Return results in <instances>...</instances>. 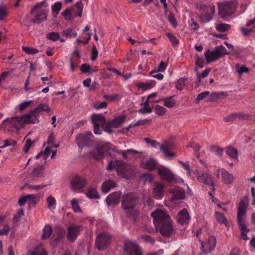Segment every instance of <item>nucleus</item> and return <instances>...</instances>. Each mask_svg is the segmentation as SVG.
<instances>
[{
	"label": "nucleus",
	"mask_w": 255,
	"mask_h": 255,
	"mask_svg": "<svg viewBox=\"0 0 255 255\" xmlns=\"http://www.w3.org/2000/svg\"><path fill=\"white\" fill-rule=\"evenodd\" d=\"M139 201L137 193L129 192L122 196L121 207L126 211L128 216H131L132 212L135 208Z\"/></svg>",
	"instance_id": "nucleus-1"
},
{
	"label": "nucleus",
	"mask_w": 255,
	"mask_h": 255,
	"mask_svg": "<svg viewBox=\"0 0 255 255\" xmlns=\"http://www.w3.org/2000/svg\"><path fill=\"white\" fill-rule=\"evenodd\" d=\"M247 204L243 200H241L239 204L237 212L238 224L241 228V236L243 240L247 241L249 239L247 233L250 231L247 228L245 224L246 213L247 212Z\"/></svg>",
	"instance_id": "nucleus-2"
},
{
	"label": "nucleus",
	"mask_w": 255,
	"mask_h": 255,
	"mask_svg": "<svg viewBox=\"0 0 255 255\" xmlns=\"http://www.w3.org/2000/svg\"><path fill=\"white\" fill-rule=\"evenodd\" d=\"M6 122H9L12 126L17 130L23 128L24 124L36 123V121H34V118H32L29 114L19 117H14L10 119H7L3 121V124Z\"/></svg>",
	"instance_id": "nucleus-3"
},
{
	"label": "nucleus",
	"mask_w": 255,
	"mask_h": 255,
	"mask_svg": "<svg viewBox=\"0 0 255 255\" xmlns=\"http://www.w3.org/2000/svg\"><path fill=\"white\" fill-rule=\"evenodd\" d=\"M218 14L225 20L227 16L232 15L235 11L237 4L235 1H227L218 3Z\"/></svg>",
	"instance_id": "nucleus-4"
},
{
	"label": "nucleus",
	"mask_w": 255,
	"mask_h": 255,
	"mask_svg": "<svg viewBox=\"0 0 255 255\" xmlns=\"http://www.w3.org/2000/svg\"><path fill=\"white\" fill-rule=\"evenodd\" d=\"M111 242V235L107 232H102L96 238L95 246L98 251H103L108 247Z\"/></svg>",
	"instance_id": "nucleus-5"
},
{
	"label": "nucleus",
	"mask_w": 255,
	"mask_h": 255,
	"mask_svg": "<svg viewBox=\"0 0 255 255\" xmlns=\"http://www.w3.org/2000/svg\"><path fill=\"white\" fill-rule=\"evenodd\" d=\"M94 136L91 131L79 134L77 136V143L80 148L85 146H91L93 145Z\"/></svg>",
	"instance_id": "nucleus-6"
},
{
	"label": "nucleus",
	"mask_w": 255,
	"mask_h": 255,
	"mask_svg": "<svg viewBox=\"0 0 255 255\" xmlns=\"http://www.w3.org/2000/svg\"><path fill=\"white\" fill-rule=\"evenodd\" d=\"M115 166L119 176L128 179L132 174L131 167L121 161H117Z\"/></svg>",
	"instance_id": "nucleus-7"
},
{
	"label": "nucleus",
	"mask_w": 255,
	"mask_h": 255,
	"mask_svg": "<svg viewBox=\"0 0 255 255\" xmlns=\"http://www.w3.org/2000/svg\"><path fill=\"white\" fill-rule=\"evenodd\" d=\"M86 184L87 181L78 175L72 176L70 179V187L74 192H79L86 186Z\"/></svg>",
	"instance_id": "nucleus-8"
},
{
	"label": "nucleus",
	"mask_w": 255,
	"mask_h": 255,
	"mask_svg": "<svg viewBox=\"0 0 255 255\" xmlns=\"http://www.w3.org/2000/svg\"><path fill=\"white\" fill-rule=\"evenodd\" d=\"M157 174L160 178L170 183H176L177 180L175 175L168 168L161 166L157 169Z\"/></svg>",
	"instance_id": "nucleus-9"
},
{
	"label": "nucleus",
	"mask_w": 255,
	"mask_h": 255,
	"mask_svg": "<svg viewBox=\"0 0 255 255\" xmlns=\"http://www.w3.org/2000/svg\"><path fill=\"white\" fill-rule=\"evenodd\" d=\"M109 145L110 143L109 142L99 144L90 152V154L96 160H100L105 157V152L109 149Z\"/></svg>",
	"instance_id": "nucleus-10"
},
{
	"label": "nucleus",
	"mask_w": 255,
	"mask_h": 255,
	"mask_svg": "<svg viewBox=\"0 0 255 255\" xmlns=\"http://www.w3.org/2000/svg\"><path fill=\"white\" fill-rule=\"evenodd\" d=\"M91 121L94 125V131L96 134H101V131L100 128V126L105 125L106 119L102 114L92 115L91 117Z\"/></svg>",
	"instance_id": "nucleus-11"
},
{
	"label": "nucleus",
	"mask_w": 255,
	"mask_h": 255,
	"mask_svg": "<svg viewBox=\"0 0 255 255\" xmlns=\"http://www.w3.org/2000/svg\"><path fill=\"white\" fill-rule=\"evenodd\" d=\"M151 216L153 218L154 224L155 226L170 219L167 212L161 209L156 210L151 213Z\"/></svg>",
	"instance_id": "nucleus-12"
},
{
	"label": "nucleus",
	"mask_w": 255,
	"mask_h": 255,
	"mask_svg": "<svg viewBox=\"0 0 255 255\" xmlns=\"http://www.w3.org/2000/svg\"><path fill=\"white\" fill-rule=\"evenodd\" d=\"M124 251L128 255H142L140 247L131 242H126L124 243Z\"/></svg>",
	"instance_id": "nucleus-13"
},
{
	"label": "nucleus",
	"mask_w": 255,
	"mask_h": 255,
	"mask_svg": "<svg viewBox=\"0 0 255 255\" xmlns=\"http://www.w3.org/2000/svg\"><path fill=\"white\" fill-rule=\"evenodd\" d=\"M201 244V255H205L208 253L212 251L215 248L216 245V240L214 237L211 236L208 238V242L204 244V242L200 240Z\"/></svg>",
	"instance_id": "nucleus-14"
},
{
	"label": "nucleus",
	"mask_w": 255,
	"mask_h": 255,
	"mask_svg": "<svg viewBox=\"0 0 255 255\" xmlns=\"http://www.w3.org/2000/svg\"><path fill=\"white\" fill-rule=\"evenodd\" d=\"M156 227L159 228L160 234L164 237H169L173 231L170 219L162 222Z\"/></svg>",
	"instance_id": "nucleus-15"
},
{
	"label": "nucleus",
	"mask_w": 255,
	"mask_h": 255,
	"mask_svg": "<svg viewBox=\"0 0 255 255\" xmlns=\"http://www.w3.org/2000/svg\"><path fill=\"white\" fill-rule=\"evenodd\" d=\"M122 192L121 191H117L111 193L106 199V203L109 206H115L118 205L120 201V198L122 199Z\"/></svg>",
	"instance_id": "nucleus-16"
},
{
	"label": "nucleus",
	"mask_w": 255,
	"mask_h": 255,
	"mask_svg": "<svg viewBox=\"0 0 255 255\" xmlns=\"http://www.w3.org/2000/svg\"><path fill=\"white\" fill-rule=\"evenodd\" d=\"M82 229V226L80 225L69 226L68 228V233L67 234L68 240L74 242Z\"/></svg>",
	"instance_id": "nucleus-17"
},
{
	"label": "nucleus",
	"mask_w": 255,
	"mask_h": 255,
	"mask_svg": "<svg viewBox=\"0 0 255 255\" xmlns=\"http://www.w3.org/2000/svg\"><path fill=\"white\" fill-rule=\"evenodd\" d=\"M197 180L204 184L211 186V189L215 190V184L212 181V177L207 173L199 174L197 177Z\"/></svg>",
	"instance_id": "nucleus-18"
},
{
	"label": "nucleus",
	"mask_w": 255,
	"mask_h": 255,
	"mask_svg": "<svg viewBox=\"0 0 255 255\" xmlns=\"http://www.w3.org/2000/svg\"><path fill=\"white\" fill-rule=\"evenodd\" d=\"M178 223L181 225L187 224L189 223L190 217L186 209L184 208L180 210L176 216Z\"/></svg>",
	"instance_id": "nucleus-19"
},
{
	"label": "nucleus",
	"mask_w": 255,
	"mask_h": 255,
	"mask_svg": "<svg viewBox=\"0 0 255 255\" xmlns=\"http://www.w3.org/2000/svg\"><path fill=\"white\" fill-rule=\"evenodd\" d=\"M204 56L207 63L215 61L220 58L218 51L216 48L213 51H211L209 49L207 50L204 53Z\"/></svg>",
	"instance_id": "nucleus-20"
},
{
	"label": "nucleus",
	"mask_w": 255,
	"mask_h": 255,
	"mask_svg": "<svg viewBox=\"0 0 255 255\" xmlns=\"http://www.w3.org/2000/svg\"><path fill=\"white\" fill-rule=\"evenodd\" d=\"M164 186L160 183H155L153 189V197L156 199H161L163 196Z\"/></svg>",
	"instance_id": "nucleus-21"
},
{
	"label": "nucleus",
	"mask_w": 255,
	"mask_h": 255,
	"mask_svg": "<svg viewBox=\"0 0 255 255\" xmlns=\"http://www.w3.org/2000/svg\"><path fill=\"white\" fill-rule=\"evenodd\" d=\"M222 181L226 184H230L234 181V176L224 169L221 170Z\"/></svg>",
	"instance_id": "nucleus-22"
},
{
	"label": "nucleus",
	"mask_w": 255,
	"mask_h": 255,
	"mask_svg": "<svg viewBox=\"0 0 255 255\" xmlns=\"http://www.w3.org/2000/svg\"><path fill=\"white\" fill-rule=\"evenodd\" d=\"M157 165V162L156 160L153 158H150L148 160L143 162L141 164V166L144 169L153 170L155 168Z\"/></svg>",
	"instance_id": "nucleus-23"
},
{
	"label": "nucleus",
	"mask_w": 255,
	"mask_h": 255,
	"mask_svg": "<svg viewBox=\"0 0 255 255\" xmlns=\"http://www.w3.org/2000/svg\"><path fill=\"white\" fill-rule=\"evenodd\" d=\"M47 14L45 10L42 9L40 12H38L35 18L31 19L30 21L33 23H40L42 21L47 19Z\"/></svg>",
	"instance_id": "nucleus-24"
},
{
	"label": "nucleus",
	"mask_w": 255,
	"mask_h": 255,
	"mask_svg": "<svg viewBox=\"0 0 255 255\" xmlns=\"http://www.w3.org/2000/svg\"><path fill=\"white\" fill-rule=\"evenodd\" d=\"M44 174V168L43 166H38L35 167L30 175L31 178L33 180H35L36 178L40 177L43 176Z\"/></svg>",
	"instance_id": "nucleus-25"
},
{
	"label": "nucleus",
	"mask_w": 255,
	"mask_h": 255,
	"mask_svg": "<svg viewBox=\"0 0 255 255\" xmlns=\"http://www.w3.org/2000/svg\"><path fill=\"white\" fill-rule=\"evenodd\" d=\"M83 6V4L82 3L81 0L77 1L75 5L76 9H72V12L73 14L76 16L81 17L82 15Z\"/></svg>",
	"instance_id": "nucleus-26"
},
{
	"label": "nucleus",
	"mask_w": 255,
	"mask_h": 255,
	"mask_svg": "<svg viewBox=\"0 0 255 255\" xmlns=\"http://www.w3.org/2000/svg\"><path fill=\"white\" fill-rule=\"evenodd\" d=\"M116 186V183L112 180H108L103 183L102 190L104 193H108L110 190Z\"/></svg>",
	"instance_id": "nucleus-27"
},
{
	"label": "nucleus",
	"mask_w": 255,
	"mask_h": 255,
	"mask_svg": "<svg viewBox=\"0 0 255 255\" xmlns=\"http://www.w3.org/2000/svg\"><path fill=\"white\" fill-rule=\"evenodd\" d=\"M228 94L226 92H221L219 93L214 92L211 94L209 96V101H216L219 99L222 96L227 97Z\"/></svg>",
	"instance_id": "nucleus-28"
},
{
	"label": "nucleus",
	"mask_w": 255,
	"mask_h": 255,
	"mask_svg": "<svg viewBox=\"0 0 255 255\" xmlns=\"http://www.w3.org/2000/svg\"><path fill=\"white\" fill-rule=\"evenodd\" d=\"M125 119L126 117L125 116H121L115 118L110 122L113 125V128H118L121 126L123 123L125 121Z\"/></svg>",
	"instance_id": "nucleus-29"
},
{
	"label": "nucleus",
	"mask_w": 255,
	"mask_h": 255,
	"mask_svg": "<svg viewBox=\"0 0 255 255\" xmlns=\"http://www.w3.org/2000/svg\"><path fill=\"white\" fill-rule=\"evenodd\" d=\"M174 198L176 199H183L185 198L184 191L179 188H175L172 190Z\"/></svg>",
	"instance_id": "nucleus-30"
},
{
	"label": "nucleus",
	"mask_w": 255,
	"mask_h": 255,
	"mask_svg": "<svg viewBox=\"0 0 255 255\" xmlns=\"http://www.w3.org/2000/svg\"><path fill=\"white\" fill-rule=\"evenodd\" d=\"M86 195L90 199H99L100 198L96 188L94 187L89 188Z\"/></svg>",
	"instance_id": "nucleus-31"
},
{
	"label": "nucleus",
	"mask_w": 255,
	"mask_h": 255,
	"mask_svg": "<svg viewBox=\"0 0 255 255\" xmlns=\"http://www.w3.org/2000/svg\"><path fill=\"white\" fill-rule=\"evenodd\" d=\"M172 98L173 97L171 96L169 98L162 99L161 100L157 101L156 103H159L160 101H164V105L168 108H171L173 107L175 104V101L173 100H172Z\"/></svg>",
	"instance_id": "nucleus-32"
},
{
	"label": "nucleus",
	"mask_w": 255,
	"mask_h": 255,
	"mask_svg": "<svg viewBox=\"0 0 255 255\" xmlns=\"http://www.w3.org/2000/svg\"><path fill=\"white\" fill-rule=\"evenodd\" d=\"M172 145L169 143H165L164 145H160V150L164 152V153L168 156H174V153H169L168 152V150L171 149Z\"/></svg>",
	"instance_id": "nucleus-33"
},
{
	"label": "nucleus",
	"mask_w": 255,
	"mask_h": 255,
	"mask_svg": "<svg viewBox=\"0 0 255 255\" xmlns=\"http://www.w3.org/2000/svg\"><path fill=\"white\" fill-rule=\"evenodd\" d=\"M52 233V229L49 225H46L43 229V233L41 236L43 240L49 238L51 235Z\"/></svg>",
	"instance_id": "nucleus-34"
},
{
	"label": "nucleus",
	"mask_w": 255,
	"mask_h": 255,
	"mask_svg": "<svg viewBox=\"0 0 255 255\" xmlns=\"http://www.w3.org/2000/svg\"><path fill=\"white\" fill-rule=\"evenodd\" d=\"M215 217L217 220V221L219 223L225 224L226 226H227L228 224L227 220L225 218V216L223 213L216 212H215Z\"/></svg>",
	"instance_id": "nucleus-35"
},
{
	"label": "nucleus",
	"mask_w": 255,
	"mask_h": 255,
	"mask_svg": "<svg viewBox=\"0 0 255 255\" xmlns=\"http://www.w3.org/2000/svg\"><path fill=\"white\" fill-rule=\"evenodd\" d=\"M226 153L230 156L231 158L236 159L238 157V150L237 149L229 146L226 151Z\"/></svg>",
	"instance_id": "nucleus-36"
},
{
	"label": "nucleus",
	"mask_w": 255,
	"mask_h": 255,
	"mask_svg": "<svg viewBox=\"0 0 255 255\" xmlns=\"http://www.w3.org/2000/svg\"><path fill=\"white\" fill-rule=\"evenodd\" d=\"M22 49L25 53L28 55L36 54L39 51L38 49L31 47L22 46Z\"/></svg>",
	"instance_id": "nucleus-37"
},
{
	"label": "nucleus",
	"mask_w": 255,
	"mask_h": 255,
	"mask_svg": "<svg viewBox=\"0 0 255 255\" xmlns=\"http://www.w3.org/2000/svg\"><path fill=\"white\" fill-rule=\"evenodd\" d=\"M63 35L66 38H70L71 37H76L77 36V33L72 28H69L63 32Z\"/></svg>",
	"instance_id": "nucleus-38"
},
{
	"label": "nucleus",
	"mask_w": 255,
	"mask_h": 255,
	"mask_svg": "<svg viewBox=\"0 0 255 255\" xmlns=\"http://www.w3.org/2000/svg\"><path fill=\"white\" fill-rule=\"evenodd\" d=\"M166 67H167V64L164 61H161L160 62V64H159L157 68L155 69L154 70L150 72L149 73V75H151L152 74L157 72H163L165 70Z\"/></svg>",
	"instance_id": "nucleus-39"
},
{
	"label": "nucleus",
	"mask_w": 255,
	"mask_h": 255,
	"mask_svg": "<svg viewBox=\"0 0 255 255\" xmlns=\"http://www.w3.org/2000/svg\"><path fill=\"white\" fill-rule=\"evenodd\" d=\"M151 121V119H144L142 120H139L136 123L132 125L130 124L128 128H127V130H128L129 128L133 127H136L140 126H144L146 125L148 122H150Z\"/></svg>",
	"instance_id": "nucleus-40"
},
{
	"label": "nucleus",
	"mask_w": 255,
	"mask_h": 255,
	"mask_svg": "<svg viewBox=\"0 0 255 255\" xmlns=\"http://www.w3.org/2000/svg\"><path fill=\"white\" fill-rule=\"evenodd\" d=\"M62 8V3L60 2L55 3L52 6V13L55 17H56Z\"/></svg>",
	"instance_id": "nucleus-41"
},
{
	"label": "nucleus",
	"mask_w": 255,
	"mask_h": 255,
	"mask_svg": "<svg viewBox=\"0 0 255 255\" xmlns=\"http://www.w3.org/2000/svg\"><path fill=\"white\" fill-rule=\"evenodd\" d=\"M195 71L197 72V76L198 79H199V82H200L201 79L205 78L207 77L208 75L209 72L211 71V69L210 68H206L202 73L201 74H200L198 72V70L197 67L195 68Z\"/></svg>",
	"instance_id": "nucleus-42"
},
{
	"label": "nucleus",
	"mask_w": 255,
	"mask_h": 255,
	"mask_svg": "<svg viewBox=\"0 0 255 255\" xmlns=\"http://www.w3.org/2000/svg\"><path fill=\"white\" fill-rule=\"evenodd\" d=\"M7 16V9L6 6L0 5V21L4 20Z\"/></svg>",
	"instance_id": "nucleus-43"
},
{
	"label": "nucleus",
	"mask_w": 255,
	"mask_h": 255,
	"mask_svg": "<svg viewBox=\"0 0 255 255\" xmlns=\"http://www.w3.org/2000/svg\"><path fill=\"white\" fill-rule=\"evenodd\" d=\"M46 38L48 39L55 41L59 40L60 38V35L58 32H52L47 34Z\"/></svg>",
	"instance_id": "nucleus-44"
},
{
	"label": "nucleus",
	"mask_w": 255,
	"mask_h": 255,
	"mask_svg": "<svg viewBox=\"0 0 255 255\" xmlns=\"http://www.w3.org/2000/svg\"><path fill=\"white\" fill-rule=\"evenodd\" d=\"M231 26L228 24L220 23L216 25V29L221 32H225L230 28Z\"/></svg>",
	"instance_id": "nucleus-45"
},
{
	"label": "nucleus",
	"mask_w": 255,
	"mask_h": 255,
	"mask_svg": "<svg viewBox=\"0 0 255 255\" xmlns=\"http://www.w3.org/2000/svg\"><path fill=\"white\" fill-rule=\"evenodd\" d=\"M47 202L48 203L47 207L49 209L55 208V205L56 204V200L53 196H49L47 199Z\"/></svg>",
	"instance_id": "nucleus-46"
},
{
	"label": "nucleus",
	"mask_w": 255,
	"mask_h": 255,
	"mask_svg": "<svg viewBox=\"0 0 255 255\" xmlns=\"http://www.w3.org/2000/svg\"><path fill=\"white\" fill-rule=\"evenodd\" d=\"M216 48L218 51V53L220 55V58L224 55H228L230 53V52H227L226 48L222 45L217 46L216 47Z\"/></svg>",
	"instance_id": "nucleus-47"
},
{
	"label": "nucleus",
	"mask_w": 255,
	"mask_h": 255,
	"mask_svg": "<svg viewBox=\"0 0 255 255\" xmlns=\"http://www.w3.org/2000/svg\"><path fill=\"white\" fill-rule=\"evenodd\" d=\"M101 127L105 132L109 133H111L113 132V130L111 129V128H113V125L111 122H106L105 125L101 126Z\"/></svg>",
	"instance_id": "nucleus-48"
},
{
	"label": "nucleus",
	"mask_w": 255,
	"mask_h": 255,
	"mask_svg": "<svg viewBox=\"0 0 255 255\" xmlns=\"http://www.w3.org/2000/svg\"><path fill=\"white\" fill-rule=\"evenodd\" d=\"M201 21L203 22H208L213 18L212 15L209 13L202 14L199 17Z\"/></svg>",
	"instance_id": "nucleus-49"
},
{
	"label": "nucleus",
	"mask_w": 255,
	"mask_h": 255,
	"mask_svg": "<svg viewBox=\"0 0 255 255\" xmlns=\"http://www.w3.org/2000/svg\"><path fill=\"white\" fill-rule=\"evenodd\" d=\"M154 110L156 114H157L159 116H163L166 112L165 109L159 105H156L155 106L154 108Z\"/></svg>",
	"instance_id": "nucleus-50"
},
{
	"label": "nucleus",
	"mask_w": 255,
	"mask_h": 255,
	"mask_svg": "<svg viewBox=\"0 0 255 255\" xmlns=\"http://www.w3.org/2000/svg\"><path fill=\"white\" fill-rule=\"evenodd\" d=\"M237 119L236 113H234L230 114L229 116L225 117L223 118V121L225 123H229L234 121Z\"/></svg>",
	"instance_id": "nucleus-51"
},
{
	"label": "nucleus",
	"mask_w": 255,
	"mask_h": 255,
	"mask_svg": "<svg viewBox=\"0 0 255 255\" xmlns=\"http://www.w3.org/2000/svg\"><path fill=\"white\" fill-rule=\"evenodd\" d=\"M211 151L215 152L218 155L221 157L223 154V149L218 145H214L211 147Z\"/></svg>",
	"instance_id": "nucleus-52"
},
{
	"label": "nucleus",
	"mask_w": 255,
	"mask_h": 255,
	"mask_svg": "<svg viewBox=\"0 0 255 255\" xmlns=\"http://www.w3.org/2000/svg\"><path fill=\"white\" fill-rule=\"evenodd\" d=\"M166 36L170 39L173 46L177 45L179 44L178 40L172 33H167Z\"/></svg>",
	"instance_id": "nucleus-53"
},
{
	"label": "nucleus",
	"mask_w": 255,
	"mask_h": 255,
	"mask_svg": "<svg viewBox=\"0 0 255 255\" xmlns=\"http://www.w3.org/2000/svg\"><path fill=\"white\" fill-rule=\"evenodd\" d=\"M72 13V10L67 8L62 13V14L65 16L66 19L70 20L73 18Z\"/></svg>",
	"instance_id": "nucleus-54"
},
{
	"label": "nucleus",
	"mask_w": 255,
	"mask_h": 255,
	"mask_svg": "<svg viewBox=\"0 0 255 255\" xmlns=\"http://www.w3.org/2000/svg\"><path fill=\"white\" fill-rule=\"evenodd\" d=\"M186 80V78H180L177 82L176 85V88L178 90H182L185 85V81Z\"/></svg>",
	"instance_id": "nucleus-55"
},
{
	"label": "nucleus",
	"mask_w": 255,
	"mask_h": 255,
	"mask_svg": "<svg viewBox=\"0 0 255 255\" xmlns=\"http://www.w3.org/2000/svg\"><path fill=\"white\" fill-rule=\"evenodd\" d=\"M71 205L73 210L75 212H81V209L78 204V202L76 199L74 198L71 200Z\"/></svg>",
	"instance_id": "nucleus-56"
},
{
	"label": "nucleus",
	"mask_w": 255,
	"mask_h": 255,
	"mask_svg": "<svg viewBox=\"0 0 255 255\" xmlns=\"http://www.w3.org/2000/svg\"><path fill=\"white\" fill-rule=\"evenodd\" d=\"M138 86L143 90H146L152 88L154 85L152 83L141 82L138 84Z\"/></svg>",
	"instance_id": "nucleus-57"
},
{
	"label": "nucleus",
	"mask_w": 255,
	"mask_h": 255,
	"mask_svg": "<svg viewBox=\"0 0 255 255\" xmlns=\"http://www.w3.org/2000/svg\"><path fill=\"white\" fill-rule=\"evenodd\" d=\"M144 141L147 143H150L152 147L156 148L158 146L160 147V143L155 140H151L149 138L145 137Z\"/></svg>",
	"instance_id": "nucleus-58"
},
{
	"label": "nucleus",
	"mask_w": 255,
	"mask_h": 255,
	"mask_svg": "<svg viewBox=\"0 0 255 255\" xmlns=\"http://www.w3.org/2000/svg\"><path fill=\"white\" fill-rule=\"evenodd\" d=\"M28 114L32 118H34V121H36V123H38L39 121L38 119V116L39 114V113L36 108H35L33 110L30 111Z\"/></svg>",
	"instance_id": "nucleus-59"
},
{
	"label": "nucleus",
	"mask_w": 255,
	"mask_h": 255,
	"mask_svg": "<svg viewBox=\"0 0 255 255\" xmlns=\"http://www.w3.org/2000/svg\"><path fill=\"white\" fill-rule=\"evenodd\" d=\"M81 58V54L78 50V47H76L75 49L73 52L72 57L70 59H73L75 61H79Z\"/></svg>",
	"instance_id": "nucleus-60"
},
{
	"label": "nucleus",
	"mask_w": 255,
	"mask_h": 255,
	"mask_svg": "<svg viewBox=\"0 0 255 255\" xmlns=\"http://www.w3.org/2000/svg\"><path fill=\"white\" fill-rule=\"evenodd\" d=\"M140 239L145 243H150L151 244H153L155 243V240L151 236L148 235H141Z\"/></svg>",
	"instance_id": "nucleus-61"
},
{
	"label": "nucleus",
	"mask_w": 255,
	"mask_h": 255,
	"mask_svg": "<svg viewBox=\"0 0 255 255\" xmlns=\"http://www.w3.org/2000/svg\"><path fill=\"white\" fill-rule=\"evenodd\" d=\"M36 109L39 113L42 111H46L48 113L50 111L49 107L45 104H40Z\"/></svg>",
	"instance_id": "nucleus-62"
},
{
	"label": "nucleus",
	"mask_w": 255,
	"mask_h": 255,
	"mask_svg": "<svg viewBox=\"0 0 255 255\" xmlns=\"http://www.w3.org/2000/svg\"><path fill=\"white\" fill-rule=\"evenodd\" d=\"M80 70L83 73H92V72L91 70V66L90 65L87 64H82V65L80 67Z\"/></svg>",
	"instance_id": "nucleus-63"
},
{
	"label": "nucleus",
	"mask_w": 255,
	"mask_h": 255,
	"mask_svg": "<svg viewBox=\"0 0 255 255\" xmlns=\"http://www.w3.org/2000/svg\"><path fill=\"white\" fill-rule=\"evenodd\" d=\"M107 103L106 102H97L94 104V107L97 110L106 108L107 107Z\"/></svg>",
	"instance_id": "nucleus-64"
}]
</instances>
